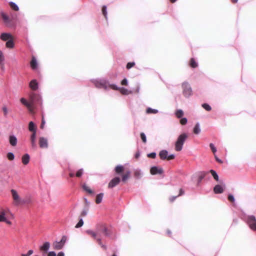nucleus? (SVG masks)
I'll use <instances>...</instances> for the list:
<instances>
[{
	"mask_svg": "<svg viewBox=\"0 0 256 256\" xmlns=\"http://www.w3.org/2000/svg\"><path fill=\"white\" fill-rule=\"evenodd\" d=\"M114 172L116 174L122 175V181L124 182H126L130 176V170L124 172V168L122 165L116 166Z\"/></svg>",
	"mask_w": 256,
	"mask_h": 256,
	"instance_id": "obj_1",
	"label": "nucleus"
},
{
	"mask_svg": "<svg viewBox=\"0 0 256 256\" xmlns=\"http://www.w3.org/2000/svg\"><path fill=\"white\" fill-rule=\"evenodd\" d=\"M96 233L97 234V237L96 238V240L98 242V244L104 250H106V246L102 244V242L101 236L104 234V236H108V230L104 226H101L100 228L98 229Z\"/></svg>",
	"mask_w": 256,
	"mask_h": 256,
	"instance_id": "obj_2",
	"label": "nucleus"
},
{
	"mask_svg": "<svg viewBox=\"0 0 256 256\" xmlns=\"http://www.w3.org/2000/svg\"><path fill=\"white\" fill-rule=\"evenodd\" d=\"M30 100L32 104V110L34 108V105L40 106L41 108L42 106V96L36 93L32 92L30 96Z\"/></svg>",
	"mask_w": 256,
	"mask_h": 256,
	"instance_id": "obj_3",
	"label": "nucleus"
},
{
	"mask_svg": "<svg viewBox=\"0 0 256 256\" xmlns=\"http://www.w3.org/2000/svg\"><path fill=\"white\" fill-rule=\"evenodd\" d=\"M188 136L186 133L180 134L175 143V150L177 152L180 151L182 148V146L187 139Z\"/></svg>",
	"mask_w": 256,
	"mask_h": 256,
	"instance_id": "obj_4",
	"label": "nucleus"
},
{
	"mask_svg": "<svg viewBox=\"0 0 256 256\" xmlns=\"http://www.w3.org/2000/svg\"><path fill=\"white\" fill-rule=\"evenodd\" d=\"M182 93L185 97L188 98L192 96V88L188 82H183L182 84Z\"/></svg>",
	"mask_w": 256,
	"mask_h": 256,
	"instance_id": "obj_5",
	"label": "nucleus"
},
{
	"mask_svg": "<svg viewBox=\"0 0 256 256\" xmlns=\"http://www.w3.org/2000/svg\"><path fill=\"white\" fill-rule=\"evenodd\" d=\"M247 223L250 229L256 231V218L254 216H248L247 217Z\"/></svg>",
	"mask_w": 256,
	"mask_h": 256,
	"instance_id": "obj_6",
	"label": "nucleus"
},
{
	"mask_svg": "<svg viewBox=\"0 0 256 256\" xmlns=\"http://www.w3.org/2000/svg\"><path fill=\"white\" fill-rule=\"evenodd\" d=\"M168 152L166 150H162L159 153V156L160 159L162 160H173L175 156L174 154H170L168 156Z\"/></svg>",
	"mask_w": 256,
	"mask_h": 256,
	"instance_id": "obj_7",
	"label": "nucleus"
},
{
	"mask_svg": "<svg viewBox=\"0 0 256 256\" xmlns=\"http://www.w3.org/2000/svg\"><path fill=\"white\" fill-rule=\"evenodd\" d=\"M120 182V179L119 177L116 176L113 178L108 183V188H112L118 185Z\"/></svg>",
	"mask_w": 256,
	"mask_h": 256,
	"instance_id": "obj_8",
	"label": "nucleus"
},
{
	"mask_svg": "<svg viewBox=\"0 0 256 256\" xmlns=\"http://www.w3.org/2000/svg\"><path fill=\"white\" fill-rule=\"evenodd\" d=\"M50 248V243L48 242H46L40 247V249L42 252V256H46V253L48 252Z\"/></svg>",
	"mask_w": 256,
	"mask_h": 256,
	"instance_id": "obj_9",
	"label": "nucleus"
},
{
	"mask_svg": "<svg viewBox=\"0 0 256 256\" xmlns=\"http://www.w3.org/2000/svg\"><path fill=\"white\" fill-rule=\"evenodd\" d=\"M64 245V236H62L61 240L60 242H55L53 244V247L54 250H60Z\"/></svg>",
	"mask_w": 256,
	"mask_h": 256,
	"instance_id": "obj_10",
	"label": "nucleus"
},
{
	"mask_svg": "<svg viewBox=\"0 0 256 256\" xmlns=\"http://www.w3.org/2000/svg\"><path fill=\"white\" fill-rule=\"evenodd\" d=\"M164 172V170L162 168H158L157 166H152L150 169V173L152 175H155L156 174H162Z\"/></svg>",
	"mask_w": 256,
	"mask_h": 256,
	"instance_id": "obj_11",
	"label": "nucleus"
},
{
	"mask_svg": "<svg viewBox=\"0 0 256 256\" xmlns=\"http://www.w3.org/2000/svg\"><path fill=\"white\" fill-rule=\"evenodd\" d=\"M39 144L41 148H48V142L47 138L44 137H40L39 138Z\"/></svg>",
	"mask_w": 256,
	"mask_h": 256,
	"instance_id": "obj_12",
	"label": "nucleus"
},
{
	"mask_svg": "<svg viewBox=\"0 0 256 256\" xmlns=\"http://www.w3.org/2000/svg\"><path fill=\"white\" fill-rule=\"evenodd\" d=\"M0 222H5L8 224H11V222L6 218V212L4 210L0 211Z\"/></svg>",
	"mask_w": 256,
	"mask_h": 256,
	"instance_id": "obj_13",
	"label": "nucleus"
},
{
	"mask_svg": "<svg viewBox=\"0 0 256 256\" xmlns=\"http://www.w3.org/2000/svg\"><path fill=\"white\" fill-rule=\"evenodd\" d=\"M30 66L33 70H36L38 68V62L36 58L34 56H32L31 61L30 62Z\"/></svg>",
	"mask_w": 256,
	"mask_h": 256,
	"instance_id": "obj_14",
	"label": "nucleus"
},
{
	"mask_svg": "<svg viewBox=\"0 0 256 256\" xmlns=\"http://www.w3.org/2000/svg\"><path fill=\"white\" fill-rule=\"evenodd\" d=\"M29 86L32 90H36L38 88V82L36 79H34L30 82Z\"/></svg>",
	"mask_w": 256,
	"mask_h": 256,
	"instance_id": "obj_15",
	"label": "nucleus"
},
{
	"mask_svg": "<svg viewBox=\"0 0 256 256\" xmlns=\"http://www.w3.org/2000/svg\"><path fill=\"white\" fill-rule=\"evenodd\" d=\"M20 101L22 104L26 106L30 112H32V104L30 102H28L26 99L24 98H22L20 99Z\"/></svg>",
	"mask_w": 256,
	"mask_h": 256,
	"instance_id": "obj_16",
	"label": "nucleus"
},
{
	"mask_svg": "<svg viewBox=\"0 0 256 256\" xmlns=\"http://www.w3.org/2000/svg\"><path fill=\"white\" fill-rule=\"evenodd\" d=\"M10 38H12V35L10 33L3 32L0 36V38L3 41H7Z\"/></svg>",
	"mask_w": 256,
	"mask_h": 256,
	"instance_id": "obj_17",
	"label": "nucleus"
},
{
	"mask_svg": "<svg viewBox=\"0 0 256 256\" xmlns=\"http://www.w3.org/2000/svg\"><path fill=\"white\" fill-rule=\"evenodd\" d=\"M17 138L14 135V134H10L9 136V142L11 146H15L17 144Z\"/></svg>",
	"mask_w": 256,
	"mask_h": 256,
	"instance_id": "obj_18",
	"label": "nucleus"
},
{
	"mask_svg": "<svg viewBox=\"0 0 256 256\" xmlns=\"http://www.w3.org/2000/svg\"><path fill=\"white\" fill-rule=\"evenodd\" d=\"M224 191V188L221 185L217 184L214 188V192L215 194H222Z\"/></svg>",
	"mask_w": 256,
	"mask_h": 256,
	"instance_id": "obj_19",
	"label": "nucleus"
},
{
	"mask_svg": "<svg viewBox=\"0 0 256 256\" xmlns=\"http://www.w3.org/2000/svg\"><path fill=\"white\" fill-rule=\"evenodd\" d=\"M30 156L28 154H26L22 156V160L24 164L26 165L30 162Z\"/></svg>",
	"mask_w": 256,
	"mask_h": 256,
	"instance_id": "obj_20",
	"label": "nucleus"
},
{
	"mask_svg": "<svg viewBox=\"0 0 256 256\" xmlns=\"http://www.w3.org/2000/svg\"><path fill=\"white\" fill-rule=\"evenodd\" d=\"M28 130L32 133H36V127L34 123L31 121L28 124Z\"/></svg>",
	"mask_w": 256,
	"mask_h": 256,
	"instance_id": "obj_21",
	"label": "nucleus"
},
{
	"mask_svg": "<svg viewBox=\"0 0 256 256\" xmlns=\"http://www.w3.org/2000/svg\"><path fill=\"white\" fill-rule=\"evenodd\" d=\"M0 16L6 23L10 22V20L8 16H7L4 12H0Z\"/></svg>",
	"mask_w": 256,
	"mask_h": 256,
	"instance_id": "obj_22",
	"label": "nucleus"
},
{
	"mask_svg": "<svg viewBox=\"0 0 256 256\" xmlns=\"http://www.w3.org/2000/svg\"><path fill=\"white\" fill-rule=\"evenodd\" d=\"M6 45L8 48H12L14 47V42L12 38L6 41Z\"/></svg>",
	"mask_w": 256,
	"mask_h": 256,
	"instance_id": "obj_23",
	"label": "nucleus"
},
{
	"mask_svg": "<svg viewBox=\"0 0 256 256\" xmlns=\"http://www.w3.org/2000/svg\"><path fill=\"white\" fill-rule=\"evenodd\" d=\"M11 192L14 200L15 201H18L20 199V197L16 190L14 189H12L11 190Z\"/></svg>",
	"mask_w": 256,
	"mask_h": 256,
	"instance_id": "obj_24",
	"label": "nucleus"
},
{
	"mask_svg": "<svg viewBox=\"0 0 256 256\" xmlns=\"http://www.w3.org/2000/svg\"><path fill=\"white\" fill-rule=\"evenodd\" d=\"M193 132L196 134H198L200 132V128L198 123H196L194 126L193 130Z\"/></svg>",
	"mask_w": 256,
	"mask_h": 256,
	"instance_id": "obj_25",
	"label": "nucleus"
},
{
	"mask_svg": "<svg viewBox=\"0 0 256 256\" xmlns=\"http://www.w3.org/2000/svg\"><path fill=\"white\" fill-rule=\"evenodd\" d=\"M36 133H32L30 136L31 144L32 147L36 146Z\"/></svg>",
	"mask_w": 256,
	"mask_h": 256,
	"instance_id": "obj_26",
	"label": "nucleus"
},
{
	"mask_svg": "<svg viewBox=\"0 0 256 256\" xmlns=\"http://www.w3.org/2000/svg\"><path fill=\"white\" fill-rule=\"evenodd\" d=\"M9 4L10 8L15 11H18L19 10V7L15 2H9Z\"/></svg>",
	"mask_w": 256,
	"mask_h": 256,
	"instance_id": "obj_27",
	"label": "nucleus"
},
{
	"mask_svg": "<svg viewBox=\"0 0 256 256\" xmlns=\"http://www.w3.org/2000/svg\"><path fill=\"white\" fill-rule=\"evenodd\" d=\"M190 66L192 68H196L198 67V64L194 58H191L190 60Z\"/></svg>",
	"mask_w": 256,
	"mask_h": 256,
	"instance_id": "obj_28",
	"label": "nucleus"
},
{
	"mask_svg": "<svg viewBox=\"0 0 256 256\" xmlns=\"http://www.w3.org/2000/svg\"><path fill=\"white\" fill-rule=\"evenodd\" d=\"M4 54L1 50H0V65L2 66V68H4Z\"/></svg>",
	"mask_w": 256,
	"mask_h": 256,
	"instance_id": "obj_29",
	"label": "nucleus"
},
{
	"mask_svg": "<svg viewBox=\"0 0 256 256\" xmlns=\"http://www.w3.org/2000/svg\"><path fill=\"white\" fill-rule=\"evenodd\" d=\"M103 196L104 194L102 193H100L96 196V202L97 204H100L102 202Z\"/></svg>",
	"mask_w": 256,
	"mask_h": 256,
	"instance_id": "obj_30",
	"label": "nucleus"
},
{
	"mask_svg": "<svg viewBox=\"0 0 256 256\" xmlns=\"http://www.w3.org/2000/svg\"><path fill=\"white\" fill-rule=\"evenodd\" d=\"M86 232L88 234L89 236H92V238L96 240V238L97 237V234H96V232L90 230H88L86 231Z\"/></svg>",
	"mask_w": 256,
	"mask_h": 256,
	"instance_id": "obj_31",
	"label": "nucleus"
},
{
	"mask_svg": "<svg viewBox=\"0 0 256 256\" xmlns=\"http://www.w3.org/2000/svg\"><path fill=\"white\" fill-rule=\"evenodd\" d=\"M141 172L140 170H136L134 172V176L136 178H140L141 177Z\"/></svg>",
	"mask_w": 256,
	"mask_h": 256,
	"instance_id": "obj_32",
	"label": "nucleus"
},
{
	"mask_svg": "<svg viewBox=\"0 0 256 256\" xmlns=\"http://www.w3.org/2000/svg\"><path fill=\"white\" fill-rule=\"evenodd\" d=\"M175 114L178 118H181L184 115V112L182 110H178L176 111Z\"/></svg>",
	"mask_w": 256,
	"mask_h": 256,
	"instance_id": "obj_33",
	"label": "nucleus"
},
{
	"mask_svg": "<svg viewBox=\"0 0 256 256\" xmlns=\"http://www.w3.org/2000/svg\"><path fill=\"white\" fill-rule=\"evenodd\" d=\"M210 172L213 176L214 179L216 181H218V176L216 172L214 170H210Z\"/></svg>",
	"mask_w": 256,
	"mask_h": 256,
	"instance_id": "obj_34",
	"label": "nucleus"
},
{
	"mask_svg": "<svg viewBox=\"0 0 256 256\" xmlns=\"http://www.w3.org/2000/svg\"><path fill=\"white\" fill-rule=\"evenodd\" d=\"M146 112L147 114H157L158 112V110L156 109H152V108H148L146 109Z\"/></svg>",
	"mask_w": 256,
	"mask_h": 256,
	"instance_id": "obj_35",
	"label": "nucleus"
},
{
	"mask_svg": "<svg viewBox=\"0 0 256 256\" xmlns=\"http://www.w3.org/2000/svg\"><path fill=\"white\" fill-rule=\"evenodd\" d=\"M6 157L10 160H12L14 158V154L12 152H8L6 154Z\"/></svg>",
	"mask_w": 256,
	"mask_h": 256,
	"instance_id": "obj_36",
	"label": "nucleus"
},
{
	"mask_svg": "<svg viewBox=\"0 0 256 256\" xmlns=\"http://www.w3.org/2000/svg\"><path fill=\"white\" fill-rule=\"evenodd\" d=\"M83 188L84 190L88 192L90 194H92L93 193V191L90 190V188L86 185L83 186Z\"/></svg>",
	"mask_w": 256,
	"mask_h": 256,
	"instance_id": "obj_37",
	"label": "nucleus"
},
{
	"mask_svg": "<svg viewBox=\"0 0 256 256\" xmlns=\"http://www.w3.org/2000/svg\"><path fill=\"white\" fill-rule=\"evenodd\" d=\"M206 172H202L198 176V182H200L206 176Z\"/></svg>",
	"mask_w": 256,
	"mask_h": 256,
	"instance_id": "obj_38",
	"label": "nucleus"
},
{
	"mask_svg": "<svg viewBox=\"0 0 256 256\" xmlns=\"http://www.w3.org/2000/svg\"><path fill=\"white\" fill-rule=\"evenodd\" d=\"M202 107L207 111H210L212 110L210 106L207 104H202Z\"/></svg>",
	"mask_w": 256,
	"mask_h": 256,
	"instance_id": "obj_39",
	"label": "nucleus"
},
{
	"mask_svg": "<svg viewBox=\"0 0 256 256\" xmlns=\"http://www.w3.org/2000/svg\"><path fill=\"white\" fill-rule=\"evenodd\" d=\"M102 13L104 16V18H107V12H106V7L105 6H104L102 8Z\"/></svg>",
	"mask_w": 256,
	"mask_h": 256,
	"instance_id": "obj_40",
	"label": "nucleus"
},
{
	"mask_svg": "<svg viewBox=\"0 0 256 256\" xmlns=\"http://www.w3.org/2000/svg\"><path fill=\"white\" fill-rule=\"evenodd\" d=\"M140 136L142 142L146 144V138L145 134L144 132H141Z\"/></svg>",
	"mask_w": 256,
	"mask_h": 256,
	"instance_id": "obj_41",
	"label": "nucleus"
},
{
	"mask_svg": "<svg viewBox=\"0 0 256 256\" xmlns=\"http://www.w3.org/2000/svg\"><path fill=\"white\" fill-rule=\"evenodd\" d=\"M84 224V222L82 220V218H80L78 222L76 224V228H79L81 227Z\"/></svg>",
	"mask_w": 256,
	"mask_h": 256,
	"instance_id": "obj_42",
	"label": "nucleus"
},
{
	"mask_svg": "<svg viewBox=\"0 0 256 256\" xmlns=\"http://www.w3.org/2000/svg\"><path fill=\"white\" fill-rule=\"evenodd\" d=\"M210 149L212 150V152L214 153V154H215V153L216 152V148H215L214 146V144H210Z\"/></svg>",
	"mask_w": 256,
	"mask_h": 256,
	"instance_id": "obj_43",
	"label": "nucleus"
},
{
	"mask_svg": "<svg viewBox=\"0 0 256 256\" xmlns=\"http://www.w3.org/2000/svg\"><path fill=\"white\" fill-rule=\"evenodd\" d=\"M135 65V63L134 62H128L126 64V68L130 69L133 67Z\"/></svg>",
	"mask_w": 256,
	"mask_h": 256,
	"instance_id": "obj_44",
	"label": "nucleus"
},
{
	"mask_svg": "<svg viewBox=\"0 0 256 256\" xmlns=\"http://www.w3.org/2000/svg\"><path fill=\"white\" fill-rule=\"evenodd\" d=\"M147 156L152 158H155L156 157V152H152L148 154Z\"/></svg>",
	"mask_w": 256,
	"mask_h": 256,
	"instance_id": "obj_45",
	"label": "nucleus"
},
{
	"mask_svg": "<svg viewBox=\"0 0 256 256\" xmlns=\"http://www.w3.org/2000/svg\"><path fill=\"white\" fill-rule=\"evenodd\" d=\"M2 110L4 112V116L6 117L8 113V110L6 106H4L2 107Z\"/></svg>",
	"mask_w": 256,
	"mask_h": 256,
	"instance_id": "obj_46",
	"label": "nucleus"
},
{
	"mask_svg": "<svg viewBox=\"0 0 256 256\" xmlns=\"http://www.w3.org/2000/svg\"><path fill=\"white\" fill-rule=\"evenodd\" d=\"M187 119L185 118H182L180 120V124L182 125H185L187 123Z\"/></svg>",
	"mask_w": 256,
	"mask_h": 256,
	"instance_id": "obj_47",
	"label": "nucleus"
},
{
	"mask_svg": "<svg viewBox=\"0 0 256 256\" xmlns=\"http://www.w3.org/2000/svg\"><path fill=\"white\" fill-rule=\"evenodd\" d=\"M83 173V170L82 169L79 170L76 173V176L77 177H80L82 176Z\"/></svg>",
	"mask_w": 256,
	"mask_h": 256,
	"instance_id": "obj_48",
	"label": "nucleus"
},
{
	"mask_svg": "<svg viewBox=\"0 0 256 256\" xmlns=\"http://www.w3.org/2000/svg\"><path fill=\"white\" fill-rule=\"evenodd\" d=\"M228 200L230 202H234V196L232 194H229L228 196Z\"/></svg>",
	"mask_w": 256,
	"mask_h": 256,
	"instance_id": "obj_49",
	"label": "nucleus"
},
{
	"mask_svg": "<svg viewBox=\"0 0 256 256\" xmlns=\"http://www.w3.org/2000/svg\"><path fill=\"white\" fill-rule=\"evenodd\" d=\"M47 256H56V254L54 251H50L48 252Z\"/></svg>",
	"mask_w": 256,
	"mask_h": 256,
	"instance_id": "obj_50",
	"label": "nucleus"
},
{
	"mask_svg": "<svg viewBox=\"0 0 256 256\" xmlns=\"http://www.w3.org/2000/svg\"><path fill=\"white\" fill-rule=\"evenodd\" d=\"M120 92H121L122 94H127L128 90H127L126 89L124 88H120Z\"/></svg>",
	"mask_w": 256,
	"mask_h": 256,
	"instance_id": "obj_51",
	"label": "nucleus"
},
{
	"mask_svg": "<svg viewBox=\"0 0 256 256\" xmlns=\"http://www.w3.org/2000/svg\"><path fill=\"white\" fill-rule=\"evenodd\" d=\"M121 84L122 85H124V86H127L128 84V80L126 78H124L122 82H121Z\"/></svg>",
	"mask_w": 256,
	"mask_h": 256,
	"instance_id": "obj_52",
	"label": "nucleus"
},
{
	"mask_svg": "<svg viewBox=\"0 0 256 256\" xmlns=\"http://www.w3.org/2000/svg\"><path fill=\"white\" fill-rule=\"evenodd\" d=\"M87 210H84L82 211V212H81V214H80V216H84L86 215L87 214Z\"/></svg>",
	"mask_w": 256,
	"mask_h": 256,
	"instance_id": "obj_53",
	"label": "nucleus"
},
{
	"mask_svg": "<svg viewBox=\"0 0 256 256\" xmlns=\"http://www.w3.org/2000/svg\"><path fill=\"white\" fill-rule=\"evenodd\" d=\"M110 87L113 89V90H118V88L116 86L114 85V84H111L110 85Z\"/></svg>",
	"mask_w": 256,
	"mask_h": 256,
	"instance_id": "obj_54",
	"label": "nucleus"
},
{
	"mask_svg": "<svg viewBox=\"0 0 256 256\" xmlns=\"http://www.w3.org/2000/svg\"><path fill=\"white\" fill-rule=\"evenodd\" d=\"M178 196H171L170 198H169V200L170 201V202H174V200L176 199V198H177Z\"/></svg>",
	"mask_w": 256,
	"mask_h": 256,
	"instance_id": "obj_55",
	"label": "nucleus"
},
{
	"mask_svg": "<svg viewBox=\"0 0 256 256\" xmlns=\"http://www.w3.org/2000/svg\"><path fill=\"white\" fill-rule=\"evenodd\" d=\"M214 158H215V159H216V162H218V163H220V164H222V163L223 162H222V161L221 160L219 159V158L216 156L215 154H214Z\"/></svg>",
	"mask_w": 256,
	"mask_h": 256,
	"instance_id": "obj_56",
	"label": "nucleus"
},
{
	"mask_svg": "<svg viewBox=\"0 0 256 256\" xmlns=\"http://www.w3.org/2000/svg\"><path fill=\"white\" fill-rule=\"evenodd\" d=\"M184 194V190L182 188H180V190L179 194L178 196H182Z\"/></svg>",
	"mask_w": 256,
	"mask_h": 256,
	"instance_id": "obj_57",
	"label": "nucleus"
},
{
	"mask_svg": "<svg viewBox=\"0 0 256 256\" xmlns=\"http://www.w3.org/2000/svg\"><path fill=\"white\" fill-rule=\"evenodd\" d=\"M33 252H34L33 250H30L28 252V253L26 254H28V256H30L31 254H33Z\"/></svg>",
	"mask_w": 256,
	"mask_h": 256,
	"instance_id": "obj_58",
	"label": "nucleus"
},
{
	"mask_svg": "<svg viewBox=\"0 0 256 256\" xmlns=\"http://www.w3.org/2000/svg\"><path fill=\"white\" fill-rule=\"evenodd\" d=\"M45 122H45V120H44V118H42V124H41V126H40V128H43L44 126V124H45Z\"/></svg>",
	"mask_w": 256,
	"mask_h": 256,
	"instance_id": "obj_59",
	"label": "nucleus"
},
{
	"mask_svg": "<svg viewBox=\"0 0 256 256\" xmlns=\"http://www.w3.org/2000/svg\"><path fill=\"white\" fill-rule=\"evenodd\" d=\"M56 256H64V252H60L58 253Z\"/></svg>",
	"mask_w": 256,
	"mask_h": 256,
	"instance_id": "obj_60",
	"label": "nucleus"
},
{
	"mask_svg": "<svg viewBox=\"0 0 256 256\" xmlns=\"http://www.w3.org/2000/svg\"><path fill=\"white\" fill-rule=\"evenodd\" d=\"M140 156V154L139 152H138L135 154V158H139Z\"/></svg>",
	"mask_w": 256,
	"mask_h": 256,
	"instance_id": "obj_61",
	"label": "nucleus"
},
{
	"mask_svg": "<svg viewBox=\"0 0 256 256\" xmlns=\"http://www.w3.org/2000/svg\"><path fill=\"white\" fill-rule=\"evenodd\" d=\"M84 202H85L86 204V206H88L89 204V202H88L87 199L86 198H84Z\"/></svg>",
	"mask_w": 256,
	"mask_h": 256,
	"instance_id": "obj_62",
	"label": "nucleus"
},
{
	"mask_svg": "<svg viewBox=\"0 0 256 256\" xmlns=\"http://www.w3.org/2000/svg\"><path fill=\"white\" fill-rule=\"evenodd\" d=\"M232 2L234 4L236 3L238 0H231Z\"/></svg>",
	"mask_w": 256,
	"mask_h": 256,
	"instance_id": "obj_63",
	"label": "nucleus"
},
{
	"mask_svg": "<svg viewBox=\"0 0 256 256\" xmlns=\"http://www.w3.org/2000/svg\"><path fill=\"white\" fill-rule=\"evenodd\" d=\"M167 233L169 236H170V234H171V232L170 230H167Z\"/></svg>",
	"mask_w": 256,
	"mask_h": 256,
	"instance_id": "obj_64",
	"label": "nucleus"
}]
</instances>
